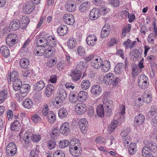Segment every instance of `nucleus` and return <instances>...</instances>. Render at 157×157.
<instances>
[{"label": "nucleus", "instance_id": "obj_39", "mask_svg": "<svg viewBox=\"0 0 157 157\" xmlns=\"http://www.w3.org/2000/svg\"><path fill=\"white\" fill-rule=\"evenodd\" d=\"M90 85V82L89 80L86 79L84 80L81 82V87L83 90H86L89 88Z\"/></svg>", "mask_w": 157, "mask_h": 157}, {"label": "nucleus", "instance_id": "obj_40", "mask_svg": "<svg viewBox=\"0 0 157 157\" xmlns=\"http://www.w3.org/2000/svg\"><path fill=\"white\" fill-rule=\"evenodd\" d=\"M0 50L1 53L4 57L6 58L9 56L10 51L6 46H3L1 47Z\"/></svg>", "mask_w": 157, "mask_h": 157}, {"label": "nucleus", "instance_id": "obj_37", "mask_svg": "<svg viewBox=\"0 0 157 157\" xmlns=\"http://www.w3.org/2000/svg\"><path fill=\"white\" fill-rule=\"evenodd\" d=\"M101 69L102 71L107 72L110 69V62L108 61H104L103 63H102V65L101 66Z\"/></svg>", "mask_w": 157, "mask_h": 157}, {"label": "nucleus", "instance_id": "obj_58", "mask_svg": "<svg viewBox=\"0 0 157 157\" xmlns=\"http://www.w3.org/2000/svg\"><path fill=\"white\" fill-rule=\"evenodd\" d=\"M56 63V59H49L47 63V66L49 67H52Z\"/></svg>", "mask_w": 157, "mask_h": 157}, {"label": "nucleus", "instance_id": "obj_25", "mask_svg": "<svg viewBox=\"0 0 157 157\" xmlns=\"http://www.w3.org/2000/svg\"><path fill=\"white\" fill-rule=\"evenodd\" d=\"M55 88L53 85L49 84L46 86L45 94L47 97H50L54 92Z\"/></svg>", "mask_w": 157, "mask_h": 157}, {"label": "nucleus", "instance_id": "obj_30", "mask_svg": "<svg viewBox=\"0 0 157 157\" xmlns=\"http://www.w3.org/2000/svg\"><path fill=\"white\" fill-rule=\"evenodd\" d=\"M96 112L97 115L101 117H103L105 115V112L104 106L102 104H99L96 108Z\"/></svg>", "mask_w": 157, "mask_h": 157}, {"label": "nucleus", "instance_id": "obj_46", "mask_svg": "<svg viewBox=\"0 0 157 157\" xmlns=\"http://www.w3.org/2000/svg\"><path fill=\"white\" fill-rule=\"evenodd\" d=\"M29 136H31V140L36 143L39 142L41 139V136L39 134H33L30 132Z\"/></svg>", "mask_w": 157, "mask_h": 157}, {"label": "nucleus", "instance_id": "obj_28", "mask_svg": "<svg viewBox=\"0 0 157 157\" xmlns=\"http://www.w3.org/2000/svg\"><path fill=\"white\" fill-rule=\"evenodd\" d=\"M67 96V93L66 91L63 89L59 90L58 93L57 97L59 98V100L61 102L64 100L66 98Z\"/></svg>", "mask_w": 157, "mask_h": 157}, {"label": "nucleus", "instance_id": "obj_16", "mask_svg": "<svg viewBox=\"0 0 157 157\" xmlns=\"http://www.w3.org/2000/svg\"><path fill=\"white\" fill-rule=\"evenodd\" d=\"M90 6V2L88 1H86L80 5L79 10L82 13H86L88 11Z\"/></svg>", "mask_w": 157, "mask_h": 157}, {"label": "nucleus", "instance_id": "obj_6", "mask_svg": "<svg viewBox=\"0 0 157 157\" xmlns=\"http://www.w3.org/2000/svg\"><path fill=\"white\" fill-rule=\"evenodd\" d=\"M20 23L19 20L14 19L11 21L8 26H6L5 29L10 31V30L13 31L17 30L20 27Z\"/></svg>", "mask_w": 157, "mask_h": 157}, {"label": "nucleus", "instance_id": "obj_42", "mask_svg": "<svg viewBox=\"0 0 157 157\" xmlns=\"http://www.w3.org/2000/svg\"><path fill=\"white\" fill-rule=\"evenodd\" d=\"M124 64L122 63H118L114 68L115 72L117 74H119L123 71Z\"/></svg>", "mask_w": 157, "mask_h": 157}, {"label": "nucleus", "instance_id": "obj_48", "mask_svg": "<svg viewBox=\"0 0 157 157\" xmlns=\"http://www.w3.org/2000/svg\"><path fill=\"white\" fill-rule=\"evenodd\" d=\"M30 132H28L25 133L23 136V140L25 141V144L28 145L31 142V137L30 136Z\"/></svg>", "mask_w": 157, "mask_h": 157}, {"label": "nucleus", "instance_id": "obj_54", "mask_svg": "<svg viewBox=\"0 0 157 157\" xmlns=\"http://www.w3.org/2000/svg\"><path fill=\"white\" fill-rule=\"evenodd\" d=\"M59 147L60 148H64L67 147L69 144V141L64 140L60 141L59 142Z\"/></svg>", "mask_w": 157, "mask_h": 157}, {"label": "nucleus", "instance_id": "obj_3", "mask_svg": "<svg viewBox=\"0 0 157 157\" xmlns=\"http://www.w3.org/2000/svg\"><path fill=\"white\" fill-rule=\"evenodd\" d=\"M149 82L148 77L145 75H141L138 78V86L142 89H145L147 88L149 85Z\"/></svg>", "mask_w": 157, "mask_h": 157}, {"label": "nucleus", "instance_id": "obj_27", "mask_svg": "<svg viewBox=\"0 0 157 157\" xmlns=\"http://www.w3.org/2000/svg\"><path fill=\"white\" fill-rule=\"evenodd\" d=\"M18 74L17 72L16 71H13L11 73H10V75L8 74L7 76L8 81V82H10V83L11 81L12 82L16 80V79H19L18 77Z\"/></svg>", "mask_w": 157, "mask_h": 157}, {"label": "nucleus", "instance_id": "obj_33", "mask_svg": "<svg viewBox=\"0 0 157 157\" xmlns=\"http://www.w3.org/2000/svg\"><path fill=\"white\" fill-rule=\"evenodd\" d=\"M78 93L75 91L71 92L69 95L70 101L73 103H75L78 101Z\"/></svg>", "mask_w": 157, "mask_h": 157}, {"label": "nucleus", "instance_id": "obj_50", "mask_svg": "<svg viewBox=\"0 0 157 157\" xmlns=\"http://www.w3.org/2000/svg\"><path fill=\"white\" fill-rule=\"evenodd\" d=\"M131 29V24H128L126 26L123 28L122 30V36L124 37L126 33H128L130 32Z\"/></svg>", "mask_w": 157, "mask_h": 157}, {"label": "nucleus", "instance_id": "obj_7", "mask_svg": "<svg viewBox=\"0 0 157 157\" xmlns=\"http://www.w3.org/2000/svg\"><path fill=\"white\" fill-rule=\"evenodd\" d=\"M104 102L105 114L109 116L112 114V107L113 106V101L110 100H108Z\"/></svg>", "mask_w": 157, "mask_h": 157}, {"label": "nucleus", "instance_id": "obj_62", "mask_svg": "<svg viewBox=\"0 0 157 157\" xmlns=\"http://www.w3.org/2000/svg\"><path fill=\"white\" fill-rule=\"evenodd\" d=\"M130 132V129L129 128H127L122 130L121 133V135L123 137L128 136V135Z\"/></svg>", "mask_w": 157, "mask_h": 157}, {"label": "nucleus", "instance_id": "obj_60", "mask_svg": "<svg viewBox=\"0 0 157 157\" xmlns=\"http://www.w3.org/2000/svg\"><path fill=\"white\" fill-rule=\"evenodd\" d=\"M151 98L149 94H146L144 95L143 100L145 103H148L150 102Z\"/></svg>", "mask_w": 157, "mask_h": 157}, {"label": "nucleus", "instance_id": "obj_10", "mask_svg": "<svg viewBox=\"0 0 157 157\" xmlns=\"http://www.w3.org/2000/svg\"><path fill=\"white\" fill-rule=\"evenodd\" d=\"M87 109L86 104L84 103L77 104L75 107V110L78 115H82L84 114Z\"/></svg>", "mask_w": 157, "mask_h": 157}, {"label": "nucleus", "instance_id": "obj_35", "mask_svg": "<svg viewBox=\"0 0 157 157\" xmlns=\"http://www.w3.org/2000/svg\"><path fill=\"white\" fill-rule=\"evenodd\" d=\"M65 8L69 12H73L76 9V4L75 3H67L66 4Z\"/></svg>", "mask_w": 157, "mask_h": 157}, {"label": "nucleus", "instance_id": "obj_9", "mask_svg": "<svg viewBox=\"0 0 157 157\" xmlns=\"http://www.w3.org/2000/svg\"><path fill=\"white\" fill-rule=\"evenodd\" d=\"M70 124L67 122H65L60 127L59 131L62 134L67 135L70 133Z\"/></svg>", "mask_w": 157, "mask_h": 157}, {"label": "nucleus", "instance_id": "obj_8", "mask_svg": "<svg viewBox=\"0 0 157 157\" xmlns=\"http://www.w3.org/2000/svg\"><path fill=\"white\" fill-rule=\"evenodd\" d=\"M57 41L52 36H49L47 37V42L43 44V46L53 48L57 44Z\"/></svg>", "mask_w": 157, "mask_h": 157}, {"label": "nucleus", "instance_id": "obj_18", "mask_svg": "<svg viewBox=\"0 0 157 157\" xmlns=\"http://www.w3.org/2000/svg\"><path fill=\"white\" fill-rule=\"evenodd\" d=\"M145 120L144 115L141 113L138 114L134 119V124L136 125H139L142 124Z\"/></svg>", "mask_w": 157, "mask_h": 157}, {"label": "nucleus", "instance_id": "obj_49", "mask_svg": "<svg viewBox=\"0 0 157 157\" xmlns=\"http://www.w3.org/2000/svg\"><path fill=\"white\" fill-rule=\"evenodd\" d=\"M117 120H114L111 122L109 126V130L110 132H112L114 131L117 127Z\"/></svg>", "mask_w": 157, "mask_h": 157}, {"label": "nucleus", "instance_id": "obj_57", "mask_svg": "<svg viewBox=\"0 0 157 157\" xmlns=\"http://www.w3.org/2000/svg\"><path fill=\"white\" fill-rule=\"evenodd\" d=\"M33 74L32 70L30 69L25 70L22 72V75L24 77H29Z\"/></svg>", "mask_w": 157, "mask_h": 157}, {"label": "nucleus", "instance_id": "obj_12", "mask_svg": "<svg viewBox=\"0 0 157 157\" xmlns=\"http://www.w3.org/2000/svg\"><path fill=\"white\" fill-rule=\"evenodd\" d=\"M63 17L64 21L67 25H72L75 22L74 16L70 13L65 14Z\"/></svg>", "mask_w": 157, "mask_h": 157}, {"label": "nucleus", "instance_id": "obj_31", "mask_svg": "<svg viewBox=\"0 0 157 157\" xmlns=\"http://www.w3.org/2000/svg\"><path fill=\"white\" fill-rule=\"evenodd\" d=\"M29 61L27 58H22L20 59V65L22 68H27L29 65Z\"/></svg>", "mask_w": 157, "mask_h": 157}, {"label": "nucleus", "instance_id": "obj_41", "mask_svg": "<svg viewBox=\"0 0 157 157\" xmlns=\"http://www.w3.org/2000/svg\"><path fill=\"white\" fill-rule=\"evenodd\" d=\"M87 66V64L86 62L81 61L78 63L75 69L81 72L83 68Z\"/></svg>", "mask_w": 157, "mask_h": 157}, {"label": "nucleus", "instance_id": "obj_43", "mask_svg": "<svg viewBox=\"0 0 157 157\" xmlns=\"http://www.w3.org/2000/svg\"><path fill=\"white\" fill-rule=\"evenodd\" d=\"M136 144L135 143H132L130 144L128 148V152L130 155H133L135 154L136 152Z\"/></svg>", "mask_w": 157, "mask_h": 157}, {"label": "nucleus", "instance_id": "obj_23", "mask_svg": "<svg viewBox=\"0 0 157 157\" xmlns=\"http://www.w3.org/2000/svg\"><path fill=\"white\" fill-rule=\"evenodd\" d=\"M102 63H103V61L100 58L99 59L96 58L94 59V60L92 61L91 65L94 68L98 69L101 67Z\"/></svg>", "mask_w": 157, "mask_h": 157}, {"label": "nucleus", "instance_id": "obj_38", "mask_svg": "<svg viewBox=\"0 0 157 157\" xmlns=\"http://www.w3.org/2000/svg\"><path fill=\"white\" fill-rule=\"evenodd\" d=\"M20 124L19 121L16 120L11 124V129L13 131H17L20 129Z\"/></svg>", "mask_w": 157, "mask_h": 157}, {"label": "nucleus", "instance_id": "obj_5", "mask_svg": "<svg viewBox=\"0 0 157 157\" xmlns=\"http://www.w3.org/2000/svg\"><path fill=\"white\" fill-rule=\"evenodd\" d=\"M44 46L40 45L38 47L41 49L44 53V56L46 58H49L55 54V49L52 47H44Z\"/></svg>", "mask_w": 157, "mask_h": 157}, {"label": "nucleus", "instance_id": "obj_13", "mask_svg": "<svg viewBox=\"0 0 157 157\" xmlns=\"http://www.w3.org/2000/svg\"><path fill=\"white\" fill-rule=\"evenodd\" d=\"M90 91L93 95L97 96L101 93L102 88L99 85H94L91 86Z\"/></svg>", "mask_w": 157, "mask_h": 157}, {"label": "nucleus", "instance_id": "obj_26", "mask_svg": "<svg viewBox=\"0 0 157 157\" xmlns=\"http://www.w3.org/2000/svg\"><path fill=\"white\" fill-rule=\"evenodd\" d=\"M78 94V101L82 102L86 101L88 97L87 93L84 91H80Z\"/></svg>", "mask_w": 157, "mask_h": 157}, {"label": "nucleus", "instance_id": "obj_36", "mask_svg": "<svg viewBox=\"0 0 157 157\" xmlns=\"http://www.w3.org/2000/svg\"><path fill=\"white\" fill-rule=\"evenodd\" d=\"M30 85L28 84H25L22 85L20 88V93L24 94L25 93H27L30 89Z\"/></svg>", "mask_w": 157, "mask_h": 157}, {"label": "nucleus", "instance_id": "obj_55", "mask_svg": "<svg viewBox=\"0 0 157 157\" xmlns=\"http://www.w3.org/2000/svg\"><path fill=\"white\" fill-rule=\"evenodd\" d=\"M6 41L7 45L10 47L13 46L17 43L15 39H10L8 38H6Z\"/></svg>", "mask_w": 157, "mask_h": 157}, {"label": "nucleus", "instance_id": "obj_15", "mask_svg": "<svg viewBox=\"0 0 157 157\" xmlns=\"http://www.w3.org/2000/svg\"><path fill=\"white\" fill-rule=\"evenodd\" d=\"M68 31L67 27L66 25H61L57 29V34L60 36L65 35L67 33Z\"/></svg>", "mask_w": 157, "mask_h": 157}, {"label": "nucleus", "instance_id": "obj_56", "mask_svg": "<svg viewBox=\"0 0 157 157\" xmlns=\"http://www.w3.org/2000/svg\"><path fill=\"white\" fill-rule=\"evenodd\" d=\"M6 149H8L9 150L17 151L16 145L13 142L10 143L8 144L6 147Z\"/></svg>", "mask_w": 157, "mask_h": 157}, {"label": "nucleus", "instance_id": "obj_61", "mask_svg": "<svg viewBox=\"0 0 157 157\" xmlns=\"http://www.w3.org/2000/svg\"><path fill=\"white\" fill-rule=\"evenodd\" d=\"M79 128L81 132L83 133H85L87 132V130L88 128V124L87 125H79Z\"/></svg>", "mask_w": 157, "mask_h": 157}, {"label": "nucleus", "instance_id": "obj_17", "mask_svg": "<svg viewBox=\"0 0 157 157\" xmlns=\"http://www.w3.org/2000/svg\"><path fill=\"white\" fill-rule=\"evenodd\" d=\"M110 30V26L108 24H105L102 29L101 36L102 38H104L108 36Z\"/></svg>", "mask_w": 157, "mask_h": 157}, {"label": "nucleus", "instance_id": "obj_22", "mask_svg": "<svg viewBox=\"0 0 157 157\" xmlns=\"http://www.w3.org/2000/svg\"><path fill=\"white\" fill-rule=\"evenodd\" d=\"M69 152L70 154L73 156L78 157L80 156L82 153V149L77 148V147L74 148L70 147Z\"/></svg>", "mask_w": 157, "mask_h": 157}, {"label": "nucleus", "instance_id": "obj_51", "mask_svg": "<svg viewBox=\"0 0 157 157\" xmlns=\"http://www.w3.org/2000/svg\"><path fill=\"white\" fill-rule=\"evenodd\" d=\"M7 92L6 90H3L0 92V103L3 102L7 97Z\"/></svg>", "mask_w": 157, "mask_h": 157}, {"label": "nucleus", "instance_id": "obj_32", "mask_svg": "<svg viewBox=\"0 0 157 157\" xmlns=\"http://www.w3.org/2000/svg\"><path fill=\"white\" fill-rule=\"evenodd\" d=\"M68 113L67 109L64 108H62L60 109L58 112L59 117L62 119H64L67 116Z\"/></svg>", "mask_w": 157, "mask_h": 157}, {"label": "nucleus", "instance_id": "obj_59", "mask_svg": "<svg viewBox=\"0 0 157 157\" xmlns=\"http://www.w3.org/2000/svg\"><path fill=\"white\" fill-rule=\"evenodd\" d=\"M53 157H65V155L62 151H57L53 154Z\"/></svg>", "mask_w": 157, "mask_h": 157}, {"label": "nucleus", "instance_id": "obj_44", "mask_svg": "<svg viewBox=\"0 0 157 157\" xmlns=\"http://www.w3.org/2000/svg\"><path fill=\"white\" fill-rule=\"evenodd\" d=\"M139 69L138 66L136 64H135L132 66V77L133 78H136V76L138 75Z\"/></svg>", "mask_w": 157, "mask_h": 157}, {"label": "nucleus", "instance_id": "obj_11", "mask_svg": "<svg viewBox=\"0 0 157 157\" xmlns=\"http://www.w3.org/2000/svg\"><path fill=\"white\" fill-rule=\"evenodd\" d=\"M69 75L71 77L72 81H77L81 78L82 73L81 72L75 69L71 70Z\"/></svg>", "mask_w": 157, "mask_h": 157}, {"label": "nucleus", "instance_id": "obj_34", "mask_svg": "<svg viewBox=\"0 0 157 157\" xmlns=\"http://www.w3.org/2000/svg\"><path fill=\"white\" fill-rule=\"evenodd\" d=\"M23 105L25 108L30 109L33 105V103L31 99L26 98L23 101Z\"/></svg>", "mask_w": 157, "mask_h": 157}, {"label": "nucleus", "instance_id": "obj_14", "mask_svg": "<svg viewBox=\"0 0 157 157\" xmlns=\"http://www.w3.org/2000/svg\"><path fill=\"white\" fill-rule=\"evenodd\" d=\"M100 10L97 8L93 9L89 13V18L92 20H95L99 17Z\"/></svg>", "mask_w": 157, "mask_h": 157}, {"label": "nucleus", "instance_id": "obj_21", "mask_svg": "<svg viewBox=\"0 0 157 157\" xmlns=\"http://www.w3.org/2000/svg\"><path fill=\"white\" fill-rule=\"evenodd\" d=\"M45 84L44 81L42 80L37 81L34 84V88L35 90L36 91H39L43 89L45 86Z\"/></svg>", "mask_w": 157, "mask_h": 157}, {"label": "nucleus", "instance_id": "obj_53", "mask_svg": "<svg viewBox=\"0 0 157 157\" xmlns=\"http://www.w3.org/2000/svg\"><path fill=\"white\" fill-rule=\"evenodd\" d=\"M125 12L124 13L125 14L126 17H127L128 18H129L128 21L130 23L132 22L136 18L135 15L132 13L130 15L128 12L126 10L125 11Z\"/></svg>", "mask_w": 157, "mask_h": 157}, {"label": "nucleus", "instance_id": "obj_2", "mask_svg": "<svg viewBox=\"0 0 157 157\" xmlns=\"http://www.w3.org/2000/svg\"><path fill=\"white\" fill-rule=\"evenodd\" d=\"M143 142L145 145L142 151H143V154H145V152H154L156 151L157 145L155 143L151 141L147 140H144Z\"/></svg>", "mask_w": 157, "mask_h": 157}, {"label": "nucleus", "instance_id": "obj_47", "mask_svg": "<svg viewBox=\"0 0 157 157\" xmlns=\"http://www.w3.org/2000/svg\"><path fill=\"white\" fill-rule=\"evenodd\" d=\"M48 121L51 124H53L56 120V115L53 112L49 113L47 117Z\"/></svg>", "mask_w": 157, "mask_h": 157}, {"label": "nucleus", "instance_id": "obj_20", "mask_svg": "<svg viewBox=\"0 0 157 157\" xmlns=\"http://www.w3.org/2000/svg\"><path fill=\"white\" fill-rule=\"evenodd\" d=\"M20 18L21 19V28L22 29H25L27 27V25L29 22V17L27 16H20Z\"/></svg>", "mask_w": 157, "mask_h": 157}, {"label": "nucleus", "instance_id": "obj_64", "mask_svg": "<svg viewBox=\"0 0 157 157\" xmlns=\"http://www.w3.org/2000/svg\"><path fill=\"white\" fill-rule=\"evenodd\" d=\"M32 120L35 123H37L41 121V119L39 115L35 114L31 117Z\"/></svg>", "mask_w": 157, "mask_h": 157}, {"label": "nucleus", "instance_id": "obj_4", "mask_svg": "<svg viewBox=\"0 0 157 157\" xmlns=\"http://www.w3.org/2000/svg\"><path fill=\"white\" fill-rule=\"evenodd\" d=\"M35 5L32 2H28L23 6V10L26 14L31 13L35 9Z\"/></svg>", "mask_w": 157, "mask_h": 157}, {"label": "nucleus", "instance_id": "obj_63", "mask_svg": "<svg viewBox=\"0 0 157 157\" xmlns=\"http://www.w3.org/2000/svg\"><path fill=\"white\" fill-rule=\"evenodd\" d=\"M95 141L98 144H104L105 142V139L101 136L97 137L95 140Z\"/></svg>", "mask_w": 157, "mask_h": 157}, {"label": "nucleus", "instance_id": "obj_1", "mask_svg": "<svg viewBox=\"0 0 157 157\" xmlns=\"http://www.w3.org/2000/svg\"><path fill=\"white\" fill-rule=\"evenodd\" d=\"M114 75L112 73H109L106 74L103 78V81L106 85H113L115 87L118 86L120 79L119 78H114Z\"/></svg>", "mask_w": 157, "mask_h": 157}, {"label": "nucleus", "instance_id": "obj_45", "mask_svg": "<svg viewBox=\"0 0 157 157\" xmlns=\"http://www.w3.org/2000/svg\"><path fill=\"white\" fill-rule=\"evenodd\" d=\"M67 44L68 47L72 49L76 47V41L75 38L71 37L68 40Z\"/></svg>", "mask_w": 157, "mask_h": 157}, {"label": "nucleus", "instance_id": "obj_24", "mask_svg": "<svg viewBox=\"0 0 157 157\" xmlns=\"http://www.w3.org/2000/svg\"><path fill=\"white\" fill-rule=\"evenodd\" d=\"M141 55V53L139 50L134 49L130 53V56L132 60L135 61L136 60L137 58H138Z\"/></svg>", "mask_w": 157, "mask_h": 157}, {"label": "nucleus", "instance_id": "obj_52", "mask_svg": "<svg viewBox=\"0 0 157 157\" xmlns=\"http://www.w3.org/2000/svg\"><path fill=\"white\" fill-rule=\"evenodd\" d=\"M47 147L50 149H52L55 147L56 142L54 139H52L47 143Z\"/></svg>", "mask_w": 157, "mask_h": 157}, {"label": "nucleus", "instance_id": "obj_19", "mask_svg": "<svg viewBox=\"0 0 157 157\" xmlns=\"http://www.w3.org/2000/svg\"><path fill=\"white\" fill-rule=\"evenodd\" d=\"M96 36L94 35H90L86 39V42L87 44L93 46L95 44L97 41Z\"/></svg>", "mask_w": 157, "mask_h": 157}, {"label": "nucleus", "instance_id": "obj_29", "mask_svg": "<svg viewBox=\"0 0 157 157\" xmlns=\"http://www.w3.org/2000/svg\"><path fill=\"white\" fill-rule=\"evenodd\" d=\"M13 87L14 90L16 91L19 90L22 85V82L20 79H16V80L12 82Z\"/></svg>", "mask_w": 157, "mask_h": 157}]
</instances>
